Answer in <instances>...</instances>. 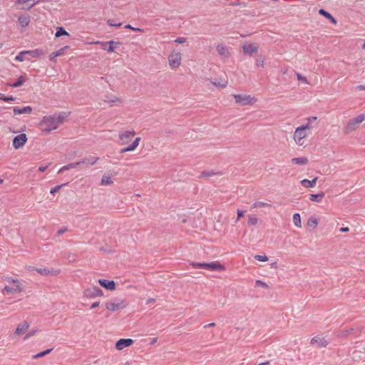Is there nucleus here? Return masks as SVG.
Listing matches in <instances>:
<instances>
[{
    "instance_id": "nucleus-1",
    "label": "nucleus",
    "mask_w": 365,
    "mask_h": 365,
    "mask_svg": "<svg viewBox=\"0 0 365 365\" xmlns=\"http://www.w3.org/2000/svg\"><path fill=\"white\" fill-rule=\"evenodd\" d=\"M195 269H205L210 271H223L225 267L217 261L212 262H191L190 264Z\"/></svg>"
},
{
    "instance_id": "nucleus-2",
    "label": "nucleus",
    "mask_w": 365,
    "mask_h": 365,
    "mask_svg": "<svg viewBox=\"0 0 365 365\" xmlns=\"http://www.w3.org/2000/svg\"><path fill=\"white\" fill-rule=\"evenodd\" d=\"M40 125L41 126H44L43 128V131L47 133H50L51 130L57 129L58 125L55 119V115L44 116L41 121Z\"/></svg>"
},
{
    "instance_id": "nucleus-3",
    "label": "nucleus",
    "mask_w": 365,
    "mask_h": 365,
    "mask_svg": "<svg viewBox=\"0 0 365 365\" xmlns=\"http://www.w3.org/2000/svg\"><path fill=\"white\" fill-rule=\"evenodd\" d=\"M128 303L124 299H113L110 301H107L105 303V307L110 312H115L120 309L125 308Z\"/></svg>"
},
{
    "instance_id": "nucleus-4",
    "label": "nucleus",
    "mask_w": 365,
    "mask_h": 365,
    "mask_svg": "<svg viewBox=\"0 0 365 365\" xmlns=\"http://www.w3.org/2000/svg\"><path fill=\"white\" fill-rule=\"evenodd\" d=\"M233 97L235 102L240 106L252 105L256 102V99L250 95L235 94Z\"/></svg>"
},
{
    "instance_id": "nucleus-5",
    "label": "nucleus",
    "mask_w": 365,
    "mask_h": 365,
    "mask_svg": "<svg viewBox=\"0 0 365 365\" xmlns=\"http://www.w3.org/2000/svg\"><path fill=\"white\" fill-rule=\"evenodd\" d=\"M103 295V292L98 287L93 286L90 288H87L83 292V297L87 299H94L97 297Z\"/></svg>"
},
{
    "instance_id": "nucleus-6",
    "label": "nucleus",
    "mask_w": 365,
    "mask_h": 365,
    "mask_svg": "<svg viewBox=\"0 0 365 365\" xmlns=\"http://www.w3.org/2000/svg\"><path fill=\"white\" fill-rule=\"evenodd\" d=\"M170 66L173 68H178L181 64V54L180 52H173L168 56Z\"/></svg>"
},
{
    "instance_id": "nucleus-7",
    "label": "nucleus",
    "mask_w": 365,
    "mask_h": 365,
    "mask_svg": "<svg viewBox=\"0 0 365 365\" xmlns=\"http://www.w3.org/2000/svg\"><path fill=\"white\" fill-rule=\"evenodd\" d=\"M27 142V136L25 133H21L13 138L12 145L15 149H19Z\"/></svg>"
},
{
    "instance_id": "nucleus-8",
    "label": "nucleus",
    "mask_w": 365,
    "mask_h": 365,
    "mask_svg": "<svg viewBox=\"0 0 365 365\" xmlns=\"http://www.w3.org/2000/svg\"><path fill=\"white\" fill-rule=\"evenodd\" d=\"M11 282L15 284L14 287H9L5 286L3 289V292H6L7 294H15L21 292L22 288L21 287V284L18 279H12Z\"/></svg>"
},
{
    "instance_id": "nucleus-9",
    "label": "nucleus",
    "mask_w": 365,
    "mask_h": 365,
    "mask_svg": "<svg viewBox=\"0 0 365 365\" xmlns=\"http://www.w3.org/2000/svg\"><path fill=\"white\" fill-rule=\"evenodd\" d=\"M307 136V132H305V130H304L301 127H298L295 129L294 133V140L297 144L302 145L301 141Z\"/></svg>"
},
{
    "instance_id": "nucleus-10",
    "label": "nucleus",
    "mask_w": 365,
    "mask_h": 365,
    "mask_svg": "<svg viewBox=\"0 0 365 365\" xmlns=\"http://www.w3.org/2000/svg\"><path fill=\"white\" fill-rule=\"evenodd\" d=\"M98 282L102 287L107 290L113 291L116 288V283L113 280L100 279Z\"/></svg>"
},
{
    "instance_id": "nucleus-11",
    "label": "nucleus",
    "mask_w": 365,
    "mask_h": 365,
    "mask_svg": "<svg viewBox=\"0 0 365 365\" xmlns=\"http://www.w3.org/2000/svg\"><path fill=\"white\" fill-rule=\"evenodd\" d=\"M310 343L312 344H317L319 347L322 348L326 347L329 344V341L324 337L317 335L311 339Z\"/></svg>"
},
{
    "instance_id": "nucleus-12",
    "label": "nucleus",
    "mask_w": 365,
    "mask_h": 365,
    "mask_svg": "<svg viewBox=\"0 0 365 365\" xmlns=\"http://www.w3.org/2000/svg\"><path fill=\"white\" fill-rule=\"evenodd\" d=\"M133 344L132 339H120L115 343V348L118 350H122L125 347L130 346Z\"/></svg>"
},
{
    "instance_id": "nucleus-13",
    "label": "nucleus",
    "mask_w": 365,
    "mask_h": 365,
    "mask_svg": "<svg viewBox=\"0 0 365 365\" xmlns=\"http://www.w3.org/2000/svg\"><path fill=\"white\" fill-rule=\"evenodd\" d=\"M135 133L134 130H126L123 133H120L119 138L122 140L123 144H126L132 139L135 135Z\"/></svg>"
},
{
    "instance_id": "nucleus-14",
    "label": "nucleus",
    "mask_w": 365,
    "mask_h": 365,
    "mask_svg": "<svg viewBox=\"0 0 365 365\" xmlns=\"http://www.w3.org/2000/svg\"><path fill=\"white\" fill-rule=\"evenodd\" d=\"M242 50L245 54L252 56L254 53H257L258 51V47L255 44H244L242 46Z\"/></svg>"
},
{
    "instance_id": "nucleus-15",
    "label": "nucleus",
    "mask_w": 365,
    "mask_h": 365,
    "mask_svg": "<svg viewBox=\"0 0 365 365\" xmlns=\"http://www.w3.org/2000/svg\"><path fill=\"white\" fill-rule=\"evenodd\" d=\"M33 109L31 106H24L23 108H19L17 106L13 107L14 115H21V114H30L32 112Z\"/></svg>"
},
{
    "instance_id": "nucleus-16",
    "label": "nucleus",
    "mask_w": 365,
    "mask_h": 365,
    "mask_svg": "<svg viewBox=\"0 0 365 365\" xmlns=\"http://www.w3.org/2000/svg\"><path fill=\"white\" fill-rule=\"evenodd\" d=\"M30 270H35L38 274L43 275V276H47L48 274H51V275L57 274V272L51 271L48 267H43V268L32 267V269H31Z\"/></svg>"
},
{
    "instance_id": "nucleus-17",
    "label": "nucleus",
    "mask_w": 365,
    "mask_h": 365,
    "mask_svg": "<svg viewBox=\"0 0 365 365\" xmlns=\"http://www.w3.org/2000/svg\"><path fill=\"white\" fill-rule=\"evenodd\" d=\"M31 21V17L29 14H24L18 17V22L22 27L29 26Z\"/></svg>"
},
{
    "instance_id": "nucleus-18",
    "label": "nucleus",
    "mask_w": 365,
    "mask_h": 365,
    "mask_svg": "<svg viewBox=\"0 0 365 365\" xmlns=\"http://www.w3.org/2000/svg\"><path fill=\"white\" fill-rule=\"evenodd\" d=\"M319 14L322 16H323L324 17H325L327 19L329 20L332 24H336V19L328 11H327L326 10L323 9H320L319 10Z\"/></svg>"
},
{
    "instance_id": "nucleus-19",
    "label": "nucleus",
    "mask_w": 365,
    "mask_h": 365,
    "mask_svg": "<svg viewBox=\"0 0 365 365\" xmlns=\"http://www.w3.org/2000/svg\"><path fill=\"white\" fill-rule=\"evenodd\" d=\"M29 325L27 322H24L21 324H19L16 329L15 333L16 334H24L27 329H29Z\"/></svg>"
},
{
    "instance_id": "nucleus-20",
    "label": "nucleus",
    "mask_w": 365,
    "mask_h": 365,
    "mask_svg": "<svg viewBox=\"0 0 365 365\" xmlns=\"http://www.w3.org/2000/svg\"><path fill=\"white\" fill-rule=\"evenodd\" d=\"M26 53L32 58H38L40 56L43 55L44 53L43 50L40 48H36L34 50H26Z\"/></svg>"
},
{
    "instance_id": "nucleus-21",
    "label": "nucleus",
    "mask_w": 365,
    "mask_h": 365,
    "mask_svg": "<svg viewBox=\"0 0 365 365\" xmlns=\"http://www.w3.org/2000/svg\"><path fill=\"white\" fill-rule=\"evenodd\" d=\"M114 43L119 44L120 43L119 42H115V41L111 40V41H109L108 42L103 43H102L103 46V48L104 50H106L108 53L113 52L114 51V46H113Z\"/></svg>"
},
{
    "instance_id": "nucleus-22",
    "label": "nucleus",
    "mask_w": 365,
    "mask_h": 365,
    "mask_svg": "<svg viewBox=\"0 0 365 365\" xmlns=\"http://www.w3.org/2000/svg\"><path fill=\"white\" fill-rule=\"evenodd\" d=\"M98 157L91 156L89 158H84L81 160H80L81 165V164H86L93 165L96 163V162L98 160Z\"/></svg>"
},
{
    "instance_id": "nucleus-23",
    "label": "nucleus",
    "mask_w": 365,
    "mask_h": 365,
    "mask_svg": "<svg viewBox=\"0 0 365 365\" xmlns=\"http://www.w3.org/2000/svg\"><path fill=\"white\" fill-rule=\"evenodd\" d=\"M317 179L318 178L317 177L312 180L304 179L301 181V184L307 188H311L315 186Z\"/></svg>"
},
{
    "instance_id": "nucleus-24",
    "label": "nucleus",
    "mask_w": 365,
    "mask_h": 365,
    "mask_svg": "<svg viewBox=\"0 0 365 365\" xmlns=\"http://www.w3.org/2000/svg\"><path fill=\"white\" fill-rule=\"evenodd\" d=\"M68 48V46H66L63 48L51 53V55L49 56L50 61H56L55 58L58 56H62L64 53L65 50Z\"/></svg>"
},
{
    "instance_id": "nucleus-25",
    "label": "nucleus",
    "mask_w": 365,
    "mask_h": 365,
    "mask_svg": "<svg viewBox=\"0 0 365 365\" xmlns=\"http://www.w3.org/2000/svg\"><path fill=\"white\" fill-rule=\"evenodd\" d=\"M26 78L24 76H21L16 79L15 82L9 83V86L12 88H18L21 86L26 82Z\"/></svg>"
},
{
    "instance_id": "nucleus-26",
    "label": "nucleus",
    "mask_w": 365,
    "mask_h": 365,
    "mask_svg": "<svg viewBox=\"0 0 365 365\" xmlns=\"http://www.w3.org/2000/svg\"><path fill=\"white\" fill-rule=\"evenodd\" d=\"M325 194L324 192H321L317 194H311L309 200L312 202H321Z\"/></svg>"
},
{
    "instance_id": "nucleus-27",
    "label": "nucleus",
    "mask_w": 365,
    "mask_h": 365,
    "mask_svg": "<svg viewBox=\"0 0 365 365\" xmlns=\"http://www.w3.org/2000/svg\"><path fill=\"white\" fill-rule=\"evenodd\" d=\"M70 115V112H60L57 114V115H55V119L58 124L62 123L68 115Z\"/></svg>"
},
{
    "instance_id": "nucleus-28",
    "label": "nucleus",
    "mask_w": 365,
    "mask_h": 365,
    "mask_svg": "<svg viewBox=\"0 0 365 365\" xmlns=\"http://www.w3.org/2000/svg\"><path fill=\"white\" fill-rule=\"evenodd\" d=\"M217 52L219 53V54L220 56H223L227 57L229 55L228 49L224 45H218L217 46Z\"/></svg>"
},
{
    "instance_id": "nucleus-29",
    "label": "nucleus",
    "mask_w": 365,
    "mask_h": 365,
    "mask_svg": "<svg viewBox=\"0 0 365 365\" xmlns=\"http://www.w3.org/2000/svg\"><path fill=\"white\" fill-rule=\"evenodd\" d=\"M81 165V163L80 161H78V162H76V163H69L66 165H64L58 171V173H62L65 170H70V169H72V168H76L78 165Z\"/></svg>"
},
{
    "instance_id": "nucleus-30",
    "label": "nucleus",
    "mask_w": 365,
    "mask_h": 365,
    "mask_svg": "<svg viewBox=\"0 0 365 365\" xmlns=\"http://www.w3.org/2000/svg\"><path fill=\"white\" fill-rule=\"evenodd\" d=\"M292 162L297 165H306L308 163V159L306 157L294 158L292 159Z\"/></svg>"
},
{
    "instance_id": "nucleus-31",
    "label": "nucleus",
    "mask_w": 365,
    "mask_h": 365,
    "mask_svg": "<svg viewBox=\"0 0 365 365\" xmlns=\"http://www.w3.org/2000/svg\"><path fill=\"white\" fill-rule=\"evenodd\" d=\"M317 120V117L312 116L307 119V123L304 125H301L300 127L307 132V130H310L312 128V126L311 125L312 122L315 121Z\"/></svg>"
},
{
    "instance_id": "nucleus-32",
    "label": "nucleus",
    "mask_w": 365,
    "mask_h": 365,
    "mask_svg": "<svg viewBox=\"0 0 365 365\" xmlns=\"http://www.w3.org/2000/svg\"><path fill=\"white\" fill-rule=\"evenodd\" d=\"M62 36H69L70 34L65 30V29L62 26H58L56 28V31L55 34L56 37H60Z\"/></svg>"
},
{
    "instance_id": "nucleus-33",
    "label": "nucleus",
    "mask_w": 365,
    "mask_h": 365,
    "mask_svg": "<svg viewBox=\"0 0 365 365\" xmlns=\"http://www.w3.org/2000/svg\"><path fill=\"white\" fill-rule=\"evenodd\" d=\"M356 125L357 124H355V123H354V120L351 119L348 122L346 126L344 128V131L346 133H349L354 130L356 128Z\"/></svg>"
},
{
    "instance_id": "nucleus-34",
    "label": "nucleus",
    "mask_w": 365,
    "mask_h": 365,
    "mask_svg": "<svg viewBox=\"0 0 365 365\" xmlns=\"http://www.w3.org/2000/svg\"><path fill=\"white\" fill-rule=\"evenodd\" d=\"M113 181L112 180L111 178L107 175H103L101 181V185H110L113 184Z\"/></svg>"
},
{
    "instance_id": "nucleus-35",
    "label": "nucleus",
    "mask_w": 365,
    "mask_h": 365,
    "mask_svg": "<svg viewBox=\"0 0 365 365\" xmlns=\"http://www.w3.org/2000/svg\"><path fill=\"white\" fill-rule=\"evenodd\" d=\"M293 222L296 227H302L301 216L299 213H294L293 215Z\"/></svg>"
},
{
    "instance_id": "nucleus-36",
    "label": "nucleus",
    "mask_w": 365,
    "mask_h": 365,
    "mask_svg": "<svg viewBox=\"0 0 365 365\" xmlns=\"http://www.w3.org/2000/svg\"><path fill=\"white\" fill-rule=\"evenodd\" d=\"M104 101L108 102V103H115V102H120V101L115 96H106L105 98H104Z\"/></svg>"
},
{
    "instance_id": "nucleus-37",
    "label": "nucleus",
    "mask_w": 365,
    "mask_h": 365,
    "mask_svg": "<svg viewBox=\"0 0 365 365\" xmlns=\"http://www.w3.org/2000/svg\"><path fill=\"white\" fill-rule=\"evenodd\" d=\"M264 207H271V205L264 202L257 201V202H255L252 205V208Z\"/></svg>"
},
{
    "instance_id": "nucleus-38",
    "label": "nucleus",
    "mask_w": 365,
    "mask_h": 365,
    "mask_svg": "<svg viewBox=\"0 0 365 365\" xmlns=\"http://www.w3.org/2000/svg\"><path fill=\"white\" fill-rule=\"evenodd\" d=\"M352 120H354V123H355V124L359 125L365 120V114H360L356 117L354 118Z\"/></svg>"
},
{
    "instance_id": "nucleus-39",
    "label": "nucleus",
    "mask_w": 365,
    "mask_h": 365,
    "mask_svg": "<svg viewBox=\"0 0 365 365\" xmlns=\"http://www.w3.org/2000/svg\"><path fill=\"white\" fill-rule=\"evenodd\" d=\"M318 224V220L316 217H312L308 220L307 225L312 227H316Z\"/></svg>"
},
{
    "instance_id": "nucleus-40",
    "label": "nucleus",
    "mask_w": 365,
    "mask_h": 365,
    "mask_svg": "<svg viewBox=\"0 0 365 365\" xmlns=\"http://www.w3.org/2000/svg\"><path fill=\"white\" fill-rule=\"evenodd\" d=\"M26 55V51H21L17 56L15 57V61L22 62L25 60L24 56Z\"/></svg>"
},
{
    "instance_id": "nucleus-41",
    "label": "nucleus",
    "mask_w": 365,
    "mask_h": 365,
    "mask_svg": "<svg viewBox=\"0 0 365 365\" xmlns=\"http://www.w3.org/2000/svg\"><path fill=\"white\" fill-rule=\"evenodd\" d=\"M213 84L217 87H220V88H225L227 85V81H217L216 80L215 81L213 82Z\"/></svg>"
},
{
    "instance_id": "nucleus-42",
    "label": "nucleus",
    "mask_w": 365,
    "mask_h": 365,
    "mask_svg": "<svg viewBox=\"0 0 365 365\" xmlns=\"http://www.w3.org/2000/svg\"><path fill=\"white\" fill-rule=\"evenodd\" d=\"M67 183H64V184H61V185H56L54 187L51 188V190H50V193L51 195H55L57 192H58L60 190V189L66 185Z\"/></svg>"
},
{
    "instance_id": "nucleus-43",
    "label": "nucleus",
    "mask_w": 365,
    "mask_h": 365,
    "mask_svg": "<svg viewBox=\"0 0 365 365\" xmlns=\"http://www.w3.org/2000/svg\"><path fill=\"white\" fill-rule=\"evenodd\" d=\"M107 24H108V25H109L111 27H116V28H118L122 25L121 23H116L115 20H114V19H108L107 21Z\"/></svg>"
},
{
    "instance_id": "nucleus-44",
    "label": "nucleus",
    "mask_w": 365,
    "mask_h": 365,
    "mask_svg": "<svg viewBox=\"0 0 365 365\" xmlns=\"http://www.w3.org/2000/svg\"><path fill=\"white\" fill-rule=\"evenodd\" d=\"M255 287H262L264 289H268V287H269L268 285L265 282H264L259 279H257L255 281Z\"/></svg>"
},
{
    "instance_id": "nucleus-45",
    "label": "nucleus",
    "mask_w": 365,
    "mask_h": 365,
    "mask_svg": "<svg viewBox=\"0 0 365 365\" xmlns=\"http://www.w3.org/2000/svg\"><path fill=\"white\" fill-rule=\"evenodd\" d=\"M254 259L260 262H267L268 260V257L266 255H255Z\"/></svg>"
},
{
    "instance_id": "nucleus-46",
    "label": "nucleus",
    "mask_w": 365,
    "mask_h": 365,
    "mask_svg": "<svg viewBox=\"0 0 365 365\" xmlns=\"http://www.w3.org/2000/svg\"><path fill=\"white\" fill-rule=\"evenodd\" d=\"M16 100V97H14L12 96H1L0 97V101H2L4 102H10V101H14Z\"/></svg>"
},
{
    "instance_id": "nucleus-47",
    "label": "nucleus",
    "mask_w": 365,
    "mask_h": 365,
    "mask_svg": "<svg viewBox=\"0 0 365 365\" xmlns=\"http://www.w3.org/2000/svg\"><path fill=\"white\" fill-rule=\"evenodd\" d=\"M264 62V58L262 56H259V58L256 60V66L257 67H263Z\"/></svg>"
},
{
    "instance_id": "nucleus-48",
    "label": "nucleus",
    "mask_w": 365,
    "mask_h": 365,
    "mask_svg": "<svg viewBox=\"0 0 365 365\" xmlns=\"http://www.w3.org/2000/svg\"><path fill=\"white\" fill-rule=\"evenodd\" d=\"M258 219L256 217H249L247 220L248 225H255L257 223Z\"/></svg>"
},
{
    "instance_id": "nucleus-49",
    "label": "nucleus",
    "mask_w": 365,
    "mask_h": 365,
    "mask_svg": "<svg viewBox=\"0 0 365 365\" xmlns=\"http://www.w3.org/2000/svg\"><path fill=\"white\" fill-rule=\"evenodd\" d=\"M215 173L212 171H203L200 174V178H203V177H211L212 175H214Z\"/></svg>"
},
{
    "instance_id": "nucleus-50",
    "label": "nucleus",
    "mask_w": 365,
    "mask_h": 365,
    "mask_svg": "<svg viewBox=\"0 0 365 365\" xmlns=\"http://www.w3.org/2000/svg\"><path fill=\"white\" fill-rule=\"evenodd\" d=\"M187 41V38L185 37H178L174 40L175 43H184Z\"/></svg>"
},
{
    "instance_id": "nucleus-51",
    "label": "nucleus",
    "mask_w": 365,
    "mask_h": 365,
    "mask_svg": "<svg viewBox=\"0 0 365 365\" xmlns=\"http://www.w3.org/2000/svg\"><path fill=\"white\" fill-rule=\"evenodd\" d=\"M237 220H238L239 219H240L241 217H244V215H245V212L243 210H237Z\"/></svg>"
},
{
    "instance_id": "nucleus-52",
    "label": "nucleus",
    "mask_w": 365,
    "mask_h": 365,
    "mask_svg": "<svg viewBox=\"0 0 365 365\" xmlns=\"http://www.w3.org/2000/svg\"><path fill=\"white\" fill-rule=\"evenodd\" d=\"M46 356L44 354H43V351H41L35 355L33 356V358L34 359H38V358H41V357H43Z\"/></svg>"
},
{
    "instance_id": "nucleus-53",
    "label": "nucleus",
    "mask_w": 365,
    "mask_h": 365,
    "mask_svg": "<svg viewBox=\"0 0 365 365\" xmlns=\"http://www.w3.org/2000/svg\"><path fill=\"white\" fill-rule=\"evenodd\" d=\"M48 168V165H41L38 167V171L41 172V173H43L46 170V169Z\"/></svg>"
},
{
    "instance_id": "nucleus-54",
    "label": "nucleus",
    "mask_w": 365,
    "mask_h": 365,
    "mask_svg": "<svg viewBox=\"0 0 365 365\" xmlns=\"http://www.w3.org/2000/svg\"><path fill=\"white\" fill-rule=\"evenodd\" d=\"M297 78L304 83H307V78L302 76L301 74L297 73Z\"/></svg>"
},
{
    "instance_id": "nucleus-55",
    "label": "nucleus",
    "mask_w": 365,
    "mask_h": 365,
    "mask_svg": "<svg viewBox=\"0 0 365 365\" xmlns=\"http://www.w3.org/2000/svg\"><path fill=\"white\" fill-rule=\"evenodd\" d=\"M99 304H100V302H95L93 304H91L90 309H95V308L98 307L99 306Z\"/></svg>"
},
{
    "instance_id": "nucleus-56",
    "label": "nucleus",
    "mask_w": 365,
    "mask_h": 365,
    "mask_svg": "<svg viewBox=\"0 0 365 365\" xmlns=\"http://www.w3.org/2000/svg\"><path fill=\"white\" fill-rule=\"evenodd\" d=\"M140 140V138H136L135 139V140L132 143V144H133V145H135V147H136V148H137V147H138V144H139Z\"/></svg>"
},
{
    "instance_id": "nucleus-57",
    "label": "nucleus",
    "mask_w": 365,
    "mask_h": 365,
    "mask_svg": "<svg viewBox=\"0 0 365 365\" xmlns=\"http://www.w3.org/2000/svg\"><path fill=\"white\" fill-rule=\"evenodd\" d=\"M140 140V138H136L135 139V140L132 143V144H133V145H135V147H136V148H137V147H138V144H139Z\"/></svg>"
},
{
    "instance_id": "nucleus-58",
    "label": "nucleus",
    "mask_w": 365,
    "mask_h": 365,
    "mask_svg": "<svg viewBox=\"0 0 365 365\" xmlns=\"http://www.w3.org/2000/svg\"><path fill=\"white\" fill-rule=\"evenodd\" d=\"M356 90L359 91H365V84L364 85H359L356 87Z\"/></svg>"
},
{
    "instance_id": "nucleus-59",
    "label": "nucleus",
    "mask_w": 365,
    "mask_h": 365,
    "mask_svg": "<svg viewBox=\"0 0 365 365\" xmlns=\"http://www.w3.org/2000/svg\"><path fill=\"white\" fill-rule=\"evenodd\" d=\"M215 326V323L212 322V323L205 325L204 328L207 329V328H210V327H214Z\"/></svg>"
},
{
    "instance_id": "nucleus-60",
    "label": "nucleus",
    "mask_w": 365,
    "mask_h": 365,
    "mask_svg": "<svg viewBox=\"0 0 365 365\" xmlns=\"http://www.w3.org/2000/svg\"><path fill=\"white\" fill-rule=\"evenodd\" d=\"M135 148H136V147H135V145H133L132 143L130 145H129L128 146H127V149L130 150V151H133Z\"/></svg>"
},
{
    "instance_id": "nucleus-61",
    "label": "nucleus",
    "mask_w": 365,
    "mask_h": 365,
    "mask_svg": "<svg viewBox=\"0 0 365 365\" xmlns=\"http://www.w3.org/2000/svg\"><path fill=\"white\" fill-rule=\"evenodd\" d=\"M135 148H136V147H135V145H133L132 143L130 145H129L128 146H127V149L130 150V151H133Z\"/></svg>"
},
{
    "instance_id": "nucleus-62",
    "label": "nucleus",
    "mask_w": 365,
    "mask_h": 365,
    "mask_svg": "<svg viewBox=\"0 0 365 365\" xmlns=\"http://www.w3.org/2000/svg\"><path fill=\"white\" fill-rule=\"evenodd\" d=\"M52 350H53V348H51V349H47L43 351L45 355H47V354H50Z\"/></svg>"
},
{
    "instance_id": "nucleus-63",
    "label": "nucleus",
    "mask_w": 365,
    "mask_h": 365,
    "mask_svg": "<svg viewBox=\"0 0 365 365\" xmlns=\"http://www.w3.org/2000/svg\"><path fill=\"white\" fill-rule=\"evenodd\" d=\"M125 28L130 29H132V30H134V31L139 30L138 29H136V28H134V27L131 26L130 24L125 25Z\"/></svg>"
},
{
    "instance_id": "nucleus-64",
    "label": "nucleus",
    "mask_w": 365,
    "mask_h": 365,
    "mask_svg": "<svg viewBox=\"0 0 365 365\" xmlns=\"http://www.w3.org/2000/svg\"><path fill=\"white\" fill-rule=\"evenodd\" d=\"M66 230H67V229H66V228H61V229H60V230L58 231V235H62V234H63Z\"/></svg>"
}]
</instances>
